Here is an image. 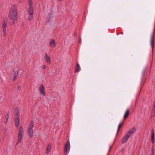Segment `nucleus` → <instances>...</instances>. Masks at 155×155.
<instances>
[{"label":"nucleus","mask_w":155,"mask_h":155,"mask_svg":"<svg viewBox=\"0 0 155 155\" xmlns=\"http://www.w3.org/2000/svg\"><path fill=\"white\" fill-rule=\"evenodd\" d=\"M9 18L13 21L9 23L10 25H13L15 23L18 19L17 13V6L16 5H12L11 8L8 15Z\"/></svg>","instance_id":"f257e3e1"},{"label":"nucleus","mask_w":155,"mask_h":155,"mask_svg":"<svg viewBox=\"0 0 155 155\" xmlns=\"http://www.w3.org/2000/svg\"><path fill=\"white\" fill-rule=\"evenodd\" d=\"M34 123L33 120H31L30 124V126L28 129V132L29 135V136L31 138H32L33 135V128L34 127Z\"/></svg>","instance_id":"f03ea898"},{"label":"nucleus","mask_w":155,"mask_h":155,"mask_svg":"<svg viewBox=\"0 0 155 155\" xmlns=\"http://www.w3.org/2000/svg\"><path fill=\"white\" fill-rule=\"evenodd\" d=\"M23 130L22 126L21 125L19 128L17 143H21V140L23 135Z\"/></svg>","instance_id":"7ed1b4c3"},{"label":"nucleus","mask_w":155,"mask_h":155,"mask_svg":"<svg viewBox=\"0 0 155 155\" xmlns=\"http://www.w3.org/2000/svg\"><path fill=\"white\" fill-rule=\"evenodd\" d=\"M28 3L29 5L28 13L31 14H33L34 8L32 5V0H28Z\"/></svg>","instance_id":"20e7f679"},{"label":"nucleus","mask_w":155,"mask_h":155,"mask_svg":"<svg viewBox=\"0 0 155 155\" xmlns=\"http://www.w3.org/2000/svg\"><path fill=\"white\" fill-rule=\"evenodd\" d=\"M70 148V145L69 141H68L65 145L64 148V153L65 154H67L69 151Z\"/></svg>","instance_id":"39448f33"},{"label":"nucleus","mask_w":155,"mask_h":155,"mask_svg":"<svg viewBox=\"0 0 155 155\" xmlns=\"http://www.w3.org/2000/svg\"><path fill=\"white\" fill-rule=\"evenodd\" d=\"M13 71H14V73L13 74V77L12 80L13 81H14L17 79V77L18 75V70H15V68L13 69Z\"/></svg>","instance_id":"423d86ee"},{"label":"nucleus","mask_w":155,"mask_h":155,"mask_svg":"<svg viewBox=\"0 0 155 155\" xmlns=\"http://www.w3.org/2000/svg\"><path fill=\"white\" fill-rule=\"evenodd\" d=\"M155 25H154V29L153 30V34L152 35L151 38V40H150V43H151V45L152 47V49H153V48H154V31L155 30Z\"/></svg>","instance_id":"0eeeda50"},{"label":"nucleus","mask_w":155,"mask_h":155,"mask_svg":"<svg viewBox=\"0 0 155 155\" xmlns=\"http://www.w3.org/2000/svg\"><path fill=\"white\" fill-rule=\"evenodd\" d=\"M40 92L41 94L43 96H45L46 94L45 91V87L42 84L40 85Z\"/></svg>","instance_id":"6e6552de"},{"label":"nucleus","mask_w":155,"mask_h":155,"mask_svg":"<svg viewBox=\"0 0 155 155\" xmlns=\"http://www.w3.org/2000/svg\"><path fill=\"white\" fill-rule=\"evenodd\" d=\"M20 117H15L14 121L15 124V126L17 127L19 125Z\"/></svg>","instance_id":"1a4fd4ad"},{"label":"nucleus","mask_w":155,"mask_h":155,"mask_svg":"<svg viewBox=\"0 0 155 155\" xmlns=\"http://www.w3.org/2000/svg\"><path fill=\"white\" fill-rule=\"evenodd\" d=\"M14 115L15 117H19V110L18 108L16 107L14 109Z\"/></svg>","instance_id":"9d476101"},{"label":"nucleus","mask_w":155,"mask_h":155,"mask_svg":"<svg viewBox=\"0 0 155 155\" xmlns=\"http://www.w3.org/2000/svg\"><path fill=\"white\" fill-rule=\"evenodd\" d=\"M130 137V135L128 134H127L123 138L122 140L121 143H124L126 142Z\"/></svg>","instance_id":"9b49d317"},{"label":"nucleus","mask_w":155,"mask_h":155,"mask_svg":"<svg viewBox=\"0 0 155 155\" xmlns=\"http://www.w3.org/2000/svg\"><path fill=\"white\" fill-rule=\"evenodd\" d=\"M7 21H3L2 22V28L3 31H6V27L7 26Z\"/></svg>","instance_id":"f8f14e48"},{"label":"nucleus","mask_w":155,"mask_h":155,"mask_svg":"<svg viewBox=\"0 0 155 155\" xmlns=\"http://www.w3.org/2000/svg\"><path fill=\"white\" fill-rule=\"evenodd\" d=\"M44 58L46 62L48 63H50L51 62V60L50 58L47 54H46Z\"/></svg>","instance_id":"ddd939ff"},{"label":"nucleus","mask_w":155,"mask_h":155,"mask_svg":"<svg viewBox=\"0 0 155 155\" xmlns=\"http://www.w3.org/2000/svg\"><path fill=\"white\" fill-rule=\"evenodd\" d=\"M151 142L153 143L154 142V130H152L151 131Z\"/></svg>","instance_id":"4468645a"},{"label":"nucleus","mask_w":155,"mask_h":155,"mask_svg":"<svg viewBox=\"0 0 155 155\" xmlns=\"http://www.w3.org/2000/svg\"><path fill=\"white\" fill-rule=\"evenodd\" d=\"M136 129L135 127H133L131 129H130V130L127 132V134L130 135V134H133L136 131Z\"/></svg>","instance_id":"2eb2a0df"},{"label":"nucleus","mask_w":155,"mask_h":155,"mask_svg":"<svg viewBox=\"0 0 155 155\" xmlns=\"http://www.w3.org/2000/svg\"><path fill=\"white\" fill-rule=\"evenodd\" d=\"M129 113V110L128 109L126 110L124 116V119H126L128 117Z\"/></svg>","instance_id":"dca6fc26"},{"label":"nucleus","mask_w":155,"mask_h":155,"mask_svg":"<svg viewBox=\"0 0 155 155\" xmlns=\"http://www.w3.org/2000/svg\"><path fill=\"white\" fill-rule=\"evenodd\" d=\"M50 45L52 47H54L55 45V43L54 40L51 39L50 42Z\"/></svg>","instance_id":"f3484780"},{"label":"nucleus","mask_w":155,"mask_h":155,"mask_svg":"<svg viewBox=\"0 0 155 155\" xmlns=\"http://www.w3.org/2000/svg\"><path fill=\"white\" fill-rule=\"evenodd\" d=\"M80 67L78 63H77L75 68V71L78 72L80 71Z\"/></svg>","instance_id":"a211bd4d"},{"label":"nucleus","mask_w":155,"mask_h":155,"mask_svg":"<svg viewBox=\"0 0 155 155\" xmlns=\"http://www.w3.org/2000/svg\"><path fill=\"white\" fill-rule=\"evenodd\" d=\"M123 122L122 123H120L118 125V129L117 130V134L119 132V130H120V127L122 126V125H123Z\"/></svg>","instance_id":"6ab92c4d"},{"label":"nucleus","mask_w":155,"mask_h":155,"mask_svg":"<svg viewBox=\"0 0 155 155\" xmlns=\"http://www.w3.org/2000/svg\"><path fill=\"white\" fill-rule=\"evenodd\" d=\"M30 15L28 17V19L30 21L33 18V14H29Z\"/></svg>","instance_id":"aec40b11"},{"label":"nucleus","mask_w":155,"mask_h":155,"mask_svg":"<svg viewBox=\"0 0 155 155\" xmlns=\"http://www.w3.org/2000/svg\"><path fill=\"white\" fill-rule=\"evenodd\" d=\"M9 111H8L7 112V114L5 116L6 119V123H7L8 120L9 118Z\"/></svg>","instance_id":"412c9836"},{"label":"nucleus","mask_w":155,"mask_h":155,"mask_svg":"<svg viewBox=\"0 0 155 155\" xmlns=\"http://www.w3.org/2000/svg\"><path fill=\"white\" fill-rule=\"evenodd\" d=\"M51 148V146L50 145H48L47 148V150L48 151V152L50 151Z\"/></svg>","instance_id":"4be33fe9"},{"label":"nucleus","mask_w":155,"mask_h":155,"mask_svg":"<svg viewBox=\"0 0 155 155\" xmlns=\"http://www.w3.org/2000/svg\"><path fill=\"white\" fill-rule=\"evenodd\" d=\"M154 148L153 147L152 150V155H154Z\"/></svg>","instance_id":"5701e85b"},{"label":"nucleus","mask_w":155,"mask_h":155,"mask_svg":"<svg viewBox=\"0 0 155 155\" xmlns=\"http://www.w3.org/2000/svg\"><path fill=\"white\" fill-rule=\"evenodd\" d=\"M3 31V36L4 37H5V36H6V31Z\"/></svg>","instance_id":"b1692460"},{"label":"nucleus","mask_w":155,"mask_h":155,"mask_svg":"<svg viewBox=\"0 0 155 155\" xmlns=\"http://www.w3.org/2000/svg\"><path fill=\"white\" fill-rule=\"evenodd\" d=\"M41 67L43 69H45L46 68V66L45 65H42L41 66Z\"/></svg>","instance_id":"393cba45"},{"label":"nucleus","mask_w":155,"mask_h":155,"mask_svg":"<svg viewBox=\"0 0 155 155\" xmlns=\"http://www.w3.org/2000/svg\"><path fill=\"white\" fill-rule=\"evenodd\" d=\"M17 89L18 90L20 91L21 90V87L20 86H18L17 87Z\"/></svg>","instance_id":"a878e982"},{"label":"nucleus","mask_w":155,"mask_h":155,"mask_svg":"<svg viewBox=\"0 0 155 155\" xmlns=\"http://www.w3.org/2000/svg\"><path fill=\"white\" fill-rule=\"evenodd\" d=\"M155 115V114L153 113L152 114V115H151V117H154Z\"/></svg>","instance_id":"bb28decb"},{"label":"nucleus","mask_w":155,"mask_h":155,"mask_svg":"<svg viewBox=\"0 0 155 155\" xmlns=\"http://www.w3.org/2000/svg\"><path fill=\"white\" fill-rule=\"evenodd\" d=\"M79 43L80 44L81 42V38H79Z\"/></svg>","instance_id":"cd10ccee"},{"label":"nucleus","mask_w":155,"mask_h":155,"mask_svg":"<svg viewBox=\"0 0 155 155\" xmlns=\"http://www.w3.org/2000/svg\"><path fill=\"white\" fill-rule=\"evenodd\" d=\"M152 111L153 113H155V109H153L152 110Z\"/></svg>","instance_id":"c85d7f7f"},{"label":"nucleus","mask_w":155,"mask_h":155,"mask_svg":"<svg viewBox=\"0 0 155 155\" xmlns=\"http://www.w3.org/2000/svg\"><path fill=\"white\" fill-rule=\"evenodd\" d=\"M153 109H155V106H153Z\"/></svg>","instance_id":"c756f323"},{"label":"nucleus","mask_w":155,"mask_h":155,"mask_svg":"<svg viewBox=\"0 0 155 155\" xmlns=\"http://www.w3.org/2000/svg\"><path fill=\"white\" fill-rule=\"evenodd\" d=\"M21 2V0H20V2H19V3H20Z\"/></svg>","instance_id":"7c9ffc66"},{"label":"nucleus","mask_w":155,"mask_h":155,"mask_svg":"<svg viewBox=\"0 0 155 155\" xmlns=\"http://www.w3.org/2000/svg\"><path fill=\"white\" fill-rule=\"evenodd\" d=\"M153 106H155V103H154V104L153 105Z\"/></svg>","instance_id":"2f4dec72"},{"label":"nucleus","mask_w":155,"mask_h":155,"mask_svg":"<svg viewBox=\"0 0 155 155\" xmlns=\"http://www.w3.org/2000/svg\"><path fill=\"white\" fill-rule=\"evenodd\" d=\"M59 1H62V0H59Z\"/></svg>","instance_id":"473e14b6"},{"label":"nucleus","mask_w":155,"mask_h":155,"mask_svg":"<svg viewBox=\"0 0 155 155\" xmlns=\"http://www.w3.org/2000/svg\"><path fill=\"white\" fill-rule=\"evenodd\" d=\"M49 15L50 16V15H51V14H49Z\"/></svg>","instance_id":"72a5a7b5"},{"label":"nucleus","mask_w":155,"mask_h":155,"mask_svg":"<svg viewBox=\"0 0 155 155\" xmlns=\"http://www.w3.org/2000/svg\"><path fill=\"white\" fill-rule=\"evenodd\" d=\"M50 18H51V17H50V18H49V19L50 20Z\"/></svg>","instance_id":"f704fd0d"}]
</instances>
